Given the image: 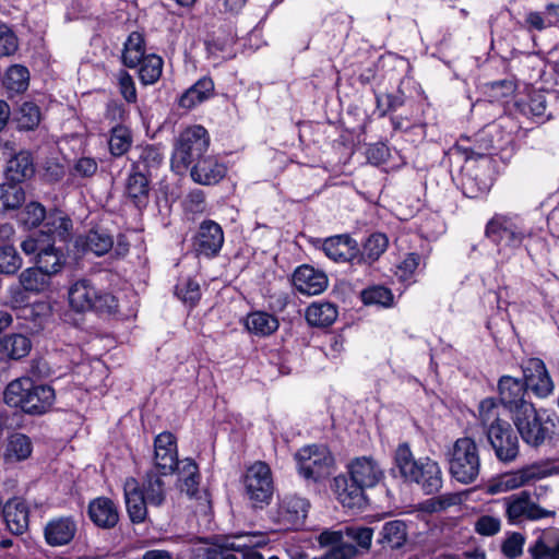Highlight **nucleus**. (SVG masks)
Segmentation results:
<instances>
[{"mask_svg":"<svg viewBox=\"0 0 559 559\" xmlns=\"http://www.w3.org/2000/svg\"><path fill=\"white\" fill-rule=\"evenodd\" d=\"M55 390L48 384L36 383L28 377L12 380L3 392V401L10 407L28 415H43L53 405Z\"/></svg>","mask_w":559,"mask_h":559,"instance_id":"1","label":"nucleus"},{"mask_svg":"<svg viewBox=\"0 0 559 559\" xmlns=\"http://www.w3.org/2000/svg\"><path fill=\"white\" fill-rule=\"evenodd\" d=\"M395 466L405 481L416 483L425 493L432 495L442 488V471L430 457L416 460L408 443L400 444L394 454Z\"/></svg>","mask_w":559,"mask_h":559,"instance_id":"2","label":"nucleus"},{"mask_svg":"<svg viewBox=\"0 0 559 559\" xmlns=\"http://www.w3.org/2000/svg\"><path fill=\"white\" fill-rule=\"evenodd\" d=\"M210 147L207 130L199 124L186 128L175 141L171 154V169L178 174H186L199 159L204 157Z\"/></svg>","mask_w":559,"mask_h":559,"instance_id":"3","label":"nucleus"},{"mask_svg":"<svg viewBox=\"0 0 559 559\" xmlns=\"http://www.w3.org/2000/svg\"><path fill=\"white\" fill-rule=\"evenodd\" d=\"M70 307L76 312L96 311L112 313L118 308L117 298L105 290L97 288L91 280L80 278L68 290Z\"/></svg>","mask_w":559,"mask_h":559,"instance_id":"4","label":"nucleus"},{"mask_svg":"<svg viewBox=\"0 0 559 559\" xmlns=\"http://www.w3.org/2000/svg\"><path fill=\"white\" fill-rule=\"evenodd\" d=\"M450 475L462 484L474 483L480 472L479 450L468 437L459 438L448 452Z\"/></svg>","mask_w":559,"mask_h":559,"instance_id":"5","label":"nucleus"},{"mask_svg":"<svg viewBox=\"0 0 559 559\" xmlns=\"http://www.w3.org/2000/svg\"><path fill=\"white\" fill-rule=\"evenodd\" d=\"M522 440L537 448L550 441L556 435L557 417L539 414L534 405L524 406V411L511 418Z\"/></svg>","mask_w":559,"mask_h":559,"instance_id":"6","label":"nucleus"},{"mask_svg":"<svg viewBox=\"0 0 559 559\" xmlns=\"http://www.w3.org/2000/svg\"><path fill=\"white\" fill-rule=\"evenodd\" d=\"M245 493L254 508L262 509L270 504L274 485L270 466L258 461L247 468L242 478Z\"/></svg>","mask_w":559,"mask_h":559,"instance_id":"7","label":"nucleus"},{"mask_svg":"<svg viewBox=\"0 0 559 559\" xmlns=\"http://www.w3.org/2000/svg\"><path fill=\"white\" fill-rule=\"evenodd\" d=\"M299 474L313 481H319L331 475L334 459L324 445H307L295 454Z\"/></svg>","mask_w":559,"mask_h":559,"instance_id":"8","label":"nucleus"},{"mask_svg":"<svg viewBox=\"0 0 559 559\" xmlns=\"http://www.w3.org/2000/svg\"><path fill=\"white\" fill-rule=\"evenodd\" d=\"M506 514L511 523L516 524L524 520L538 521L545 518H554L556 511L540 507L532 500L531 493L524 490L507 500Z\"/></svg>","mask_w":559,"mask_h":559,"instance_id":"9","label":"nucleus"},{"mask_svg":"<svg viewBox=\"0 0 559 559\" xmlns=\"http://www.w3.org/2000/svg\"><path fill=\"white\" fill-rule=\"evenodd\" d=\"M485 435L500 462L515 461L520 451L519 439L509 423H501L500 427H493Z\"/></svg>","mask_w":559,"mask_h":559,"instance_id":"10","label":"nucleus"},{"mask_svg":"<svg viewBox=\"0 0 559 559\" xmlns=\"http://www.w3.org/2000/svg\"><path fill=\"white\" fill-rule=\"evenodd\" d=\"M485 235L496 243L506 241L518 247L526 236V231L512 217L497 214L486 225Z\"/></svg>","mask_w":559,"mask_h":559,"instance_id":"11","label":"nucleus"},{"mask_svg":"<svg viewBox=\"0 0 559 559\" xmlns=\"http://www.w3.org/2000/svg\"><path fill=\"white\" fill-rule=\"evenodd\" d=\"M526 386L523 380L510 376H503L498 382L499 401L501 405L513 415L524 411V406L533 405L526 400Z\"/></svg>","mask_w":559,"mask_h":559,"instance_id":"12","label":"nucleus"},{"mask_svg":"<svg viewBox=\"0 0 559 559\" xmlns=\"http://www.w3.org/2000/svg\"><path fill=\"white\" fill-rule=\"evenodd\" d=\"M179 464L177 442L173 433L164 431L154 440V467L160 475L173 474Z\"/></svg>","mask_w":559,"mask_h":559,"instance_id":"13","label":"nucleus"},{"mask_svg":"<svg viewBox=\"0 0 559 559\" xmlns=\"http://www.w3.org/2000/svg\"><path fill=\"white\" fill-rule=\"evenodd\" d=\"M348 475L365 490L377 486L384 477V472L372 456H358L347 465Z\"/></svg>","mask_w":559,"mask_h":559,"instance_id":"14","label":"nucleus"},{"mask_svg":"<svg viewBox=\"0 0 559 559\" xmlns=\"http://www.w3.org/2000/svg\"><path fill=\"white\" fill-rule=\"evenodd\" d=\"M523 373L526 390H532L539 397H546L552 393L554 382L540 359H530L523 367Z\"/></svg>","mask_w":559,"mask_h":559,"instance_id":"15","label":"nucleus"},{"mask_svg":"<svg viewBox=\"0 0 559 559\" xmlns=\"http://www.w3.org/2000/svg\"><path fill=\"white\" fill-rule=\"evenodd\" d=\"M150 177L151 174L139 170V165H132L124 185L127 198L138 207L144 209L150 200Z\"/></svg>","mask_w":559,"mask_h":559,"instance_id":"16","label":"nucleus"},{"mask_svg":"<svg viewBox=\"0 0 559 559\" xmlns=\"http://www.w3.org/2000/svg\"><path fill=\"white\" fill-rule=\"evenodd\" d=\"M333 490L336 499L345 508L361 509L366 506V490L359 484H356L350 476L348 478L343 475L335 477Z\"/></svg>","mask_w":559,"mask_h":559,"instance_id":"17","label":"nucleus"},{"mask_svg":"<svg viewBox=\"0 0 559 559\" xmlns=\"http://www.w3.org/2000/svg\"><path fill=\"white\" fill-rule=\"evenodd\" d=\"M293 283L298 292L311 296L325 290L328 287V277L322 271L305 264L295 271Z\"/></svg>","mask_w":559,"mask_h":559,"instance_id":"18","label":"nucleus"},{"mask_svg":"<svg viewBox=\"0 0 559 559\" xmlns=\"http://www.w3.org/2000/svg\"><path fill=\"white\" fill-rule=\"evenodd\" d=\"M191 179L199 185L210 186L221 181L226 174V168L223 164L211 155H205L190 168Z\"/></svg>","mask_w":559,"mask_h":559,"instance_id":"19","label":"nucleus"},{"mask_svg":"<svg viewBox=\"0 0 559 559\" xmlns=\"http://www.w3.org/2000/svg\"><path fill=\"white\" fill-rule=\"evenodd\" d=\"M127 511L131 522L142 523L147 515L148 504L146 498L141 490L139 481L133 478H127L123 485Z\"/></svg>","mask_w":559,"mask_h":559,"instance_id":"20","label":"nucleus"},{"mask_svg":"<svg viewBox=\"0 0 559 559\" xmlns=\"http://www.w3.org/2000/svg\"><path fill=\"white\" fill-rule=\"evenodd\" d=\"M76 534V523L70 516H61L49 521L45 528V540L49 546L59 547L72 542Z\"/></svg>","mask_w":559,"mask_h":559,"instance_id":"21","label":"nucleus"},{"mask_svg":"<svg viewBox=\"0 0 559 559\" xmlns=\"http://www.w3.org/2000/svg\"><path fill=\"white\" fill-rule=\"evenodd\" d=\"M224 243L222 227L214 221H205L200 225L197 236V250L206 255H215Z\"/></svg>","mask_w":559,"mask_h":559,"instance_id":"22","label":"nucleus"},{"mask_svg":"<svg viewBox=\"0 0 559 559\" xmlns=\"http://www.w3.org/2000/svg\"><path fill=\"white\" fill-rule=\"evenodd\" d=\"M73 223L71 218L61 211H53L47 215L41 234L49 239V242L68 241L72 238Z\"/></svg>","mask_w":559,"mask_h":559,"instance_id":"23","label":"nucleus"},{"mask_svg":"<svg viewBox=\"0 0 559 559\" xmlns=\"http://www.w3.org/2000/svg\"><path fill=\"white\" fill-rule=\"evenodd\" d=\"M2 513L11 533L20 535L28 527V509L20 498L9 500L2 509Z\"/></svg>","mask_w":559,"mask_h":559,"instance_id":"24","label":"nucleus"},{"mask_svg":"<svg viewBox=\"0 0 559 559\" xmlns=\"http://www.w3.org/2000/svg\"><path fill=\"white\" fill-rule=\"evenodd\" d=\"M322 249L334 261H350L358 252L356 241L347 235L325 239Z\"/></svg>","mask_w":559,"mask_h":559,"instance_id":"25","label":"nucleus"},{"mask_svg":"<svg viewBox=\"0 0 559 559\" xmlns=\"http://www.w3.org/2000/svg\"><path fill=\"white\" fill-rule=\"evenodd\" d=\"M91 520L99 527L111 528L119 521V513L115 503L108 498H97L88 506Z\"/></svg>","mask_w":559,"mask_h":559,"instance_id":"26","label":"nucleus"},{"mask_svg":"<svg viewBox=\"0 0 559 559\" xmlns=\"http://www.w3.org/2000/svg\"><path fill=\"white\" fill-rule=\"evenodd\" d=\"M213 93L214 83L212 79L203 76L180 96L179 106L185 109H191L209 99Z\"/></svg>","mask_w":559,"mask_h":559,"instance_id":"27","label":"nucleus"},{"mask_svg":"<svg viewBox=\"0 0 559 559\" xmlns=\"http://www.w3.org/2000/svg\"><path fill=\"white\" fill-rule=\"evenodd\" d=\"M32 349L31 340L20 333H12L0 338V354L9 359L20 360Z\"/></svg>","mask_w":559,"mask_h":559,"instance_id":"28","label":"nucleus"},{"mask_svg":"<svg viewBox=\"0 0 559 559\" xmlns=\"http://www.w3.org/2000/svg\"><path fill=\"white\" fill-rule=\"evenodd\" d=\"M532 559H559V531H550L540 535L530 546Z\"/></svg>","mask_w":559,"mask_h":559,"instance_id":"29","label":"nucleus"},{"mask_svg":"<svg viewBox=\"0 0 559 559\" xmlns=\"http://www.w3.org/2000/svg\"><path fill=\"white\" fill-rule=\"evenodd\" d=\"M5 174L13 182H21L34 174V164L31 153L21 151L8 160Z\"/></svg>","mask_w":559,"mask_h":559,"instance_id":"30","label":"nucleus"},{"mask_svg":"<svg viewBox=\"0 0 559 559\" xmlns=\"http://www.w3.org/2000/svg\"><path fill=\"white\" fill-rule=\"evenodd\" d=\"M337 307L332 302H313L306 310V319L312 326H330L337 319Z\"/></svg>","mask_w":559,"mask_h":559,"instance_id":"31","label":"nucleus"},{"mask_svg":"<svg viewBox=\"0 0 559 559\" xmlns=\"http://www.w3.org/2000/svg\"><path fill=\"white\" fill-rule=\"evenodd\" d=\"M247 330L257 336H269L278 329V320L264 311H254L246 318Z\"/></svg>","mask_w":559,"mask_h":559,"instance_id":"32","label":"nucleus"},{"mask_svg":"<svg viewBox=\"0 0 559 559\" xmlns=\"http://www.w3.org/2000/svg\"><path fill=\"white\" fill-rule=\"evenodd\" d=\"M162 476L159 472L157 474L154 469H151L146 473L142 486H140L151 506L160 507L165 501L166 490Z\"/></svg>","mask_w":559,"mask_h":559,"instance_id":"33","label":"nucleus"},{"mask_svg":"<svg viewBox=\"0 0 559 559\" xmlns=\"http://www.w3.org/2000/svg\"><path fill=\"white\" fill-rule=\"evenodd\" d=\"M176 468L178 471L180 490L190 497L194 496L198 492L200 480L199 469L195 462L191 459H185L179 461Z\"/></svg>","mask_w":559,"mask_h":559,"instance_id":"34","label":"nucleus"},{"mask_svg":"<svg viewBox=\"0 0 559 559\" xmlns=\"http://www.w3.org/2000/svg\"><path fill=\"white\" fill-rule=\"evenodd\" d=\"M66 262L63 252L57 249L52 242H47L41 253L35 259L36 265L48 276L61 271Z\"/></svg>","mask_w":559,"mask_h":559,"instance_id":"35","label":"nucleus"},{"mask_svg":"<svg viewBox=\"0 0 559 559\" xmlns=\"http://www.w3.org/2000/svg\"><path fill=\"white\" fill-rule=\"evenodd\" d=\"M33 444L24 433H13L9 437L4 459L7 462L24 461L32 454Z\"/></svg>","mask_w":559,"mask_h":559,"instance_id":"36","label":"nucleus"},{"mask_svg":"<svg viewBox=\"0 0 559 559\" xmlns=\"http://www.w3.org/2000/svg\"><path fill=\"white\" fill-rule=\"evenodd\" d=\"M546 476V472L537 465L523 467L514 473L504 475L503 483L508 489L526 486Z\"/></svg>","mask_w":559,"mask_h":559,"instance_id":"37","label":"nucleus"},{"mask_svg":"<svg viewBox=\"0 0 559 559\" xmlns=\"http://www.w3.org/2000/svg\"><path fill=\"white\" fill-rule=\"evenodd\" d=\"M406 538V524L403 521L393 520L383 525L379 542L391 549H397L405 544Z\"/></svg>","mask_w":559,"mask_h":559,"instance_id":"38","label":"nucleus"},{"mask_svg":"<svg viewBox=\"0 0 559 559\" xmlns=\"http://www.w3.org/2000/svg\"><path fill=\"white\" fill-rule=\"evenodd\" d=\"M388 237L382 233L371 234L364 242L360 259L367 264L376 262L386 250Z\"/></svg>","mask_w":559,"mask_h":559,"instance_id":"39","label":"nucleus"},{"mask_svg":"<svg viewBox=\"0 0 559 559\" xmlns=\"http://www.w3.org/2000/svg\"><path fill=\"white\" fill-rule=\"evenodd\" d=\"M478 419L487 433L493 427H500L501 423H507L499 416V406L493 397H487L479 403Z\"/></svg>","mask_w":559,"mask_h":559,"instance_id":"40","label":"nucleus"},{"mask_svg":"<svg viewBox=\"0 0 559 559\" xmlns=\"http://www.w3.org/2000/svg\"><path fill=\"white\" fill-rule=\"evenodd\" d=\"M263 545H265V538L255 533H240L225 538L227 549L242 554Z\"/></svg>","mask_w":559,"mask_h":559,"instance_id":"41","label":"nucleus"},{"mask_svg":"<svg viewBox=\"0 0 559 559\" xmlns=\"http://www.w3.org/2000/svg\"><path fill=\"white\" fill-rule=\"evenodd\" d=\"M20 285L28 293L38 294L44 292L48 284V275L37 265L25 269L19 276Z\"/></svg>","mask_w":559,"mask_h":559,"instance_id":"42","label":"nucleus"},{"mask_svg":"<svg viewBox=\"0 0 559 559\" xmlns=\"http://www.w3.org/2000/svg\"><path fill=\"white\" fill-rule=\"evenodd\" d=\"M144 40L140 33L133 32L129 35L122 53V61L126 67L134 68L144 58Z\"/></svg>","mask_w":559,"mask_h":559,"instance_id":"43","label":"nucleus"},{"mask_svg":"<svg viewBox=\"0 0 559 559\" xmlns=\"http://www.w3.org/2000/svg\"><path fill=\"white\" fill-rule=\"evenodd\" d=\"M163 59L157 55H148L144 57L140 63L139 78L144 85L157 82L163 72Z\"/></svg>","mask_w":559,"mask_h":559,"instance_id":"44","label":"nucleus"},{"mask_svg":"<svg viewBox=\"0 0 559 559\" xmlns=\"http://www.w3.org/2000/svg\"><path fill=\"white\" fill-rule=\"evenodd\" d=\"M85 251H91L96 255L107 253L114 245L112 238L105 230L92 229L83 240Z\"/></svg>","mask_w":559,"mask_h":559,"instance_id":"45","label":"nucleus"},{"mask_svg":"<svg viewBox=\"0 0 559 559\" xmlns=\"http://www.w3.org/2000/svg\"><path fill=\"white\" fill-rule=\"evenodd\" d=\"M29 83L28 70L20 64L12 66L8 69L4 78V86L11 93H23L27 90Z\"/></svg>","mask_w":559,"mask_h":559,"instance_id":"46","label":"nucleus"},{"mask_svg":"<svg viewBox=\"0 0 559 559\" xmlns=\"http://www.w3.org/2000/svg\"><path fill=\"white\" fill-rule=\"evenodd\" d=\"M308 508V500L297 495H286L281 501L282 513L287 515L288 520L294 522L305 519Z\"/></svg>","mask_w":559,"mask_h":559,"instance_id":"47","label":"nucleus"},{"mask_svg":"<svg viewBox=\"0 0 559 559\" xmlns=\"http://www.w3.org/2000/svg\"><path fill=\"white\" fill-rule=\"evenodd\" d=\"M132 144L131 132L127 127L116 126L111 129L108 141L111 155L119 157L126 154Z\"/></svg>","mask_w":559,"mask_h":559,"instance_id":"48","label":"nucleus"},{"mask_svg":"<svg viewBox=\"0 0 559 559\" xmlns=\"http://www.w3.org/2000/svg\"><path fill=\"white\" fill-rule=\"evenodd\" d=\"M22 266V258L11 245L0 246V273L4 275L15 274Z\"/></svg>","mask_w":559,"mask_h":559,"instance_id":"49","label":"nucleus"},{"mask_svg":"<svg viewBox=\"0 0 559 559\" xmlns=\"http://www.w3.org/2000/svg\"><path fill=\"white\" fill-rule=\"evenodd\" d=\"M393 298L392 292L384 286H372L361 292V299L365 305L391 307Z\"/></svg>","mask_w":559,"mask_h":559,"instance_id":"50","label":"nucleus"},{"mask_svg":"<svg viewBox=\"0 0 559 559\" xmlns=\"http://www.w3.org/2000/svg\"><path fill=\"white\" fill-rule=\"evenodd\" d=\"M525 536L519 532L507 533L501 543V552L508 559H515L523 554Z\"/></svg>","mask_w":559,"mask_h":559,"instance_id":"51","label":"nucleus"},{"mask_svg":"<svg viewBox=\"0 0 559 559\" xmlns=\"http://www.w3.org/2000/svg\"><path fill=\"white\" fill-rule=\"evenodd\" d=\"M163 155L159 150L153 145H147L141 148L139 158L132 165H139L140 171L151 174V168H156L160 165Z\"/></svg>","mask_w":559,"mask_h":559,"instance_id":"52","label":"nucleus"},{"mask_svg":"<svg viewBox=\"0 0 559 559\" xmlns=\"http://www.w3.org/2000/svg\"><path fill=\"white\" fill-rule=\"evenodd\" d=\"M17 121L21 129L33 130L40 122L39 107L31 102L24 103L20 108Z\"/></svg>","mask_w":559,"mask_h":559,"instance_id":"53","label":"nucleus"},{"mask_svg":"<svg viewBox=\"0 0 559 559\" xmlns=\"http://www.w3.org/2000/svg\"><path fill=\"white\" fill-rule=\"evenodd\" d=\"M348 539L355 542L361 549L369 550L372 542L373 530L364 526H349L345 528Z\"/></svg>","mask_w":559,"mask_h":559,"instance_id":"54","label":"nucleus"},{"mask_svg":"<svg viewBox=\"0 0 559 559\" xmlns=\"http://www.w3.org/2000/svg\"><path fill=\"white\" fill-rule=\"evenodd\" d=\"M24 199L25 194L21 187L11 185L8 186L7 188H2L0 201L4 209H17L24 202Z\"/></svg>","mask_w":559,"mask_h":559,"instance_id":"55","label":"nucleus"},{"mask_svg":"<svg viewBox=\"0 0 559 559\" xmlns=\"http://www.w3.org/2000/svg\"><path fill=\"white\" fill-rule=\"evenodd\" d=\"M474 530L481 536H493L501 530V520L492 515H481L476 520Z\"/></svg>","mask_w":559,"mask_h":559,"instance_id":"56","label":"nucleus"},{"mask_svg":"<svg viewBox=\"0 0 559 559\" xmlns=\"http://www.w3.org/2000/svg\"><path fill=\"white\" fill-rule=\"evenodd\" d=\"M17 38L5 24H0V57L13 55L17 50Z\"/></svg>","mask_w":559,"mask_h":559,"instance_id":"57","label":"nucleus"},{"mask_svg":"<svg viewBox=\"0 0 559 559\" xmlns=\"http://www.w3.org/2000/svg\"><path fill=\"white\" fill-rule=\"evenodd\" d=\"M48 241L49 239L46 238V236L40 231L23 240L21 243V249L26 255H35L36 259L38 258V254L41 253Z\"/></svg>","mask_w":559,"mask_h":559,"instance_id":"58","label":"nucleus"},{"mask_svg":"<svg viewBox=\"0 0 559 559\" xmlns=\"http://www.w3.org/2000/svg\"><path fill=\"white\" fill-rule=\"evenodd\" d=\"M23 222L28 227H36L41 222H46L47 215L45 207L36 202H32L26 205L24 212H23Z\"/></svg>","mask_w":559,"mask_h":559,"instance_id":"59","label":"nucleus"},{"mask_svg":"<svg viewBox=\"0 0 559 559\" xmlns=\"http://www.w3.org/2000/svg\"><path fill=\"white\" fill-rule=\"evenodd\" d=\"M118 85L122 97L128 103L136 102V90L132 76L124 70L118 73Z\"/></svg>","mask_w":559,"mask_h":559,"instance_id":"60","label":"nucleus"},{"mask_svg":"<svg viewBox=\"0 0 559 559\" xmlns=\"http://www.w3.org/2000/svg\"><path fill=\"white\" fill-rule=\"evenodd\" d=\"M176 294L185 301L193 305L200 299V286L197 282L187 280L176 286Z\"/></svg>","mask_w":559,"mask_h":559,"instance_id":"61","label":"nucleus"},{"mask_svg":"<svg viewBox=\"0 0 559 559\" xmlns=\"http://www.w3.org/2000/svg\"><path fill=\"white\" fill-rule=\"evenodd\" d=\"M357 555L356 547L344 539L334 545V547L330 548V550L324 555L325 559H352Z\"/></svg>","mask_w":559,"mask_h":559,"instance_id":"62","label":"nucleus"},{"mask_svg":"<svg viewBox=\"0 0 559 559\" xmlns=\"http://www.w3.org/2000/svg\"><path fill=\"white\" fill-rule=\"evenodd\" d=\"M461 497L457 493H444L435 497L428 501L429 509L432 512L443 511L452 506L459 504Z\"/></svg>","mask_w":559,"mask_h":559,"instance_id":"63","label":"nucleus"},{"mask_svg":"<svg viewBox=\"0 0 559 559\" xmlns=\"http://www.w3.org/2000/svg\"><path fill=\"white\" fill-rule=\"evenodd\" d=\"M98 168L97 162L91 157L80 158L73 166V176L88 178L96 174Z\"/></svg>","mask_w":559,"mask_h":559,"instance_id":"64","label":"nucleus"}]
</instances>
